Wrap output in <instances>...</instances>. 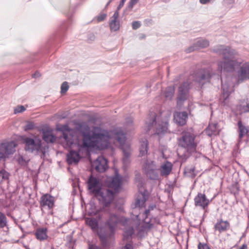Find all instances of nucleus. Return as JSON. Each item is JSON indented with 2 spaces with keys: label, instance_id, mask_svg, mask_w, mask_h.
<instances>
[{
  "label": "nucleus",
  "instance_id": "nucleus-13",
  "mask_svg": "<svg viewBox=\"0 0 249 249\" xmlns=\"http://www.w3.org/2000/svg\"><path fill=\"white\" fill-rule=\"evenodd\" d=\"M137 186L139 188V192L141 193V195L138 196V198H136V201H135V209L133 211V213H135L136 211L137 210V208H140L141 207H142L143 205L144 204L145 201V198L144 197V194L145 192L144 191H143L142 189V187L143 186L142 182L139 179L138 180V184Z\"/></svg>",
  "mask_w": 249,
  "mask_h": 249
},
{
  "label": "nucleus",
  "instance_id": "nucleus-49",
  "mask_svg": "<svg viewBox=\"0 0 249 249\" xmlns=\"http://www.w3.org/2000/svg\"><path fill=\"white\" fill-rule=\"evenodd\" d=\"M111 1H112V0H110L108 2V3H107V5H108L110 2H111Z\"/></svg>",
  "mask_w": 249,
  "mask_h": 249
},
{
  "label": "nucleus",
  "instance_id": "nucleus-41",
  "mask_svg": "<svg viewBox=\"0 0 249 249\" xmlns=\"http://www.w3.org/2000/svg\"><path fill=\"white\" fill-rule=\"evenodd\" d=\"M139 0H130L129 2L128 7L130 8H132L133 6L135 5L138 2Z\"/></svg>",
  "mask_w": 249,
  "mask_h": 249
},
{
  "label": "nucleus",
  "instance_id": "nucleus-3",
  "mask_svg": "<svg viewBox=\"0 0 249 249\" xmlns=\"http://www.w3.org/2000/svg\"><path fill=\"white\" fill-rule=\"evenodd\" d=\"M214 51L219 53H222L223 59L218 62V70L222 71H230L240 66L238 72V81H242L249 79V63L246 62L241 65L240 60L235 57L236 52L230 48H225L223 46H218L214 49Z\"/></svg>",
  "mask_w": 249,
  "mask_h": 249
},
{
  "label": "nucleus",
  "instance_id": "nucleus-9",
  "mask_svg": "<svg viewBox=\"0 0 249 249\" xmlns=\"http://www.w3.org/2000/svg\"><path fill=\"white\" fill-rule=\"evenodd\" d=\"M143 171L147 177L152 179H157L159 175L157 166L153 161L147 160L143 165Z\"/></svg>",
  "mask_w": 249,
  "mask_h": 249
},
{
  "label": "nucleus",
  "instance_id": "nucleus-16",
  "mask_svg": "<svg viewBox=\"0 0 249 249\" xmlns=\"http://www.w3.org/2000/svg\"><path fill=\"white\" fill-rule=\"evenodd\" d=\"M174 121L179 125H184L187 118V114L186 112H176L174 113Z\"/></svg>",
  "mask_w": 249,
  "mask_h": 249
},
{
  "label": "nucleus",
  "instance_id": "nucleus-43",
  "mask_svg": "<svg viewBox=\"0 0 249 249\" xmlns=\"http://www.w3.org/2000/svg\"><path fill=\"white\" fill-rule=\"evenodd\" d=\"M141 24L139 21H134L132 23V28L133 29H137L140 27Z\"/></svg>",
  "mask_w": 249,
  "mask_h": 249
},
{
  "label": "nucleus",
  "instance_id": "nucleus-33",
  "mask_svg": "<svg viewBox=\"0 0 249 249\" xmlns=\"http://www.w3.org/2000/svg\"><path fill=\"white\" fill-rule=\"evenodd\" d=\"M7 218L5 215L0 213V228H2L7 225Z\"/></svg>",
  "mask_w": 249,
  "mask_h": 249
},
{
  "label": "nucleus",
  "instance_id": "nucleus-38",
  "mask_svg": "<svg viewBox=\"0 0 249 249\" xmlns=\"http://www.w3.org/2000/svg\"><path fill=\"white\" fill-rule=\"evenodd\" d=\"M107 17L105 14H102L97 17V20L98 21H102L104 20Z\"/></svg>",
  "mask_w": 249,
  "mask_h": 249
},
{
  "label": "nucleus",
  "instance_id": "nucleus-37",
  "mask_svg": "<svg viewBox=\"0 0 249 249\" xmlns=\"http://www.w3.org/2000/svg\"><path fill=\"white\" fill-rule=\"evenodd\" d=\"M68 89L69 86L67 82H63L61 87V92L63 93H65L68 90Z\"/></svg>",
  "mask_w": 249,
  "mask_h": 249
},
{
  "label": "nucleus",
  "instance_id": "nucleus-42",
  "mask_svg": "<svg viewBox=\"0 0 249 249\" xmlns=\"http://www.w3.org/2000/svg\"><path fill=\"white\" fill-rule=\"evenodd\" d=\"M198 249H210L207 244L199 243L198 245Z\"/></svg>",
  "mask_w": 249,
  "mask_h": 249
},
{
  "label": "nucleus",
  "instance_id": "nucleus-22",
  "mask_svg": "<svg viewBox=\"0 0 249 249\" xmlns=\"http://www.w3.org/2000/svg\"><path fill=\"white\" fill-rule=\"evenodd\" d=\"M156 125V133L157 135H160L167 130L168 123L166 121L162 122L161 124L160 123L158 124H155Z\"/></svg>",
  "mask_w": 249,
  "mask_h": 249
},
{
  "label": "nucleus",
  "instance_id": "nucleus-34",
  "mask_svg": "<svg viewBox=\"0 0 249 249\" xmlns=\"http://www.w3.org/2000/svg\"><path fill=\"white\" fill-rule=\"evenodd\" d=\"M240 110L241 113L249 112V103H246L240 105Z\"/></svg>",
  "mask_w": 249,
  "mask_h": 249
},
{
  "label": "nucleus",
  "instance_id": "nucleus-39",
  "mask_svg": "<svg viewBox=\"0 0 249 249\" xmlns=\"http://www.w3.org/2000/svg\"><path fill=\"white\" fill-rule=\"evenodd\" d=\"M34 127V125L32 123H29L25 126V130H30L32 129Z\"/></svg>",
  "mask_w": 249,
  "mask_h": 249
},
{
  "label": "nucleus",
  "instance_id": "nucleus-17",
  "mask_svg": "<svg viewBox=\"0 0 249 249\" xmlns=\"http://www.w3.org/2000/svg\"><path fill=\"white\" fill-rule=\"evenodd\" d=\"M209 45V42L206 39H199L195 44V46H193L188 49L187 52H191L195 50L204 48L207 47Z\"/></svg>",
  "mask_w": 249,
  "mask_h": 249
},
{
  "label": "nucleus",
  "instance_id": "nucleus-5",
  "mask_svg": "<svg viewBox=\"0 0 249 249\" xmlns=\"http://www.w3.org/2000/svg\"><path fill=\"white\" fill-rule=\"evenodd\" d=\"M23 142L25 143L26 151L35 154L44 153L41 141L39 138L36 137L34 138L25 137L23 139Z\"/></svg>",
  "mask_w": 249,
  "mask_h": 249
},
{
  "label": "nucleus",
  "instance_id": "nucleus-10",
  "mask_svg": "<svg viewBox=\"0 0 249 249\" xmlns=\"http://www.w3.org/2000/svg\"><path fill=\"white\" fill-rule=\"evenodd\" d=\"M123 182V179L122 177L116 173L114 177L107 178L106 184L109 187L118 191L121 188Z\"/></svg>",
  "mask_w": 249,
  "mask_h": 249
},
{
  "label": "nucleus",
  "instance_id": "nucleus-51",
  "mask_svg": "<svg viewBox=\"0 0 249 249\" xmlns=\"http://www.w3.org/2000/svg\"><path fill=\"white\" fill-rule=\"evenodd\" d=\"M194 168H192V169H191V170H192V171H194Z\"/></svg>",
  "mask_w": 249,
  "mask_h": 249
},
{
  "label": "nucleus",
  "instance_id": "nucleus-32",
  "mask_svg": "<svg viewBox=\"0 0 249 249\" xmlns=\"http://www.w3.org/2000/svg\"><path fill=\"white\" fill-rule=\"evenodd\" d=\"M110 27L111 30L116 31L120 28L119 22L117 20L111 19L110 22Z\"/></svg>",
  "mask_w": 249,
  "mask_h": 249
},
{
  "label": "nucleus",
  "instance_id": "nucleus-46",
  "mask_svg": "<svg viewBox=\"0 0 249 249\" xmlns=\"http://www.w3.org/2000/svg\"><path fill=\"white\" fill-rule=\"evenodd\" d=\"M125 1H126V0H121L120 3L117 8L118 10H120L124 6Z\"/></svg>",
  "mask_w": 249,
  "mask_h": 249
},
{
  "label": "nucleus",
  "instance_id": "nucleus-26",
  "mask_svg": "<svg viewBox=\"0 0 249 249\" xmlns=\"http://www.w3.org/2000/svg\"><path fill=\"white\" fill-rule=\"evenodd\" d=\"M148 142L146 139H143L141 142V145L140 147V154L141 156L145 155L147 152Z\"/></svg>",
  "mask_w": 249,
  "mask_h": 249
},
{
  "label": "nucleus",
  "instance_id": "nucleus-44",
  "mask_svg": "<svg viewBox=\"0 0 249 249\" xmlns=\"http://www.w3.org/2000/svg\"><path fill=\"white\" fill-rule=\"evenodd\" d=\"M215 0H199V2L202 4H206L209 2L214 1Z\"/></svg>",
  "mask_w": 249,
  "mask_h": 249
},
{
  "label": "nucleus",
  "instance_id": "nucleus-40",
  "mask_svg": "<svg viewBox=\"0 0 249 249\" xmlns=\"http://www.w3.org/2000/svg\"><path fill=\"white\" fill-rule=\"evenodd\" d=\"M139 0H130L129 2L128 7L130 8H132L133 6L135 5L138 2Z\"/></svg>",
  "mask_w": 249,
  "mask_h": 249
},
{
  "label": "nucleus",
  "instance_id": "nucleus-7",
  "mask_svg": "<svg viewBox=\"0 0 249 249\" xmlns=\"http://www.w3.org/2000/svg\"><path fill=\"white\" fill-rule=\"evenodd\" d=\"M17 143L13 141H5L0 143V153L2 159H6L16 151Z\"/></svg>",
  "mask_w": 249,
  "mask_h": 249
},
{
  "label": "nucleus",
  "instance_id": "nucleus-27",
  "mask_svg": "<svg viewBox=\"0 0 249 249\" xmlns=\"http://www.w3.org/2000/svg\"><path fill=\"white\" fill-rule=\"evenodd\" d=\"M85 222L86 224L89 226L93 231L97 230L98 222L95 219L86 218Z\"/></svg>",
  "mask_w": 249,
  "mask_h": 249
},
{
  "label": "nucleus",
  "instance_id": "nucleus-23",
  "mask_svg": "<svg viewBox=\"0 0 249 249\" xmlns=\"http://www.w3.org/2000/svg\"><path fill=\"white\" fill-rule=\"evenodd\" d=\"M156 120V115L155 113H152L150 115V116L147 119L145 126L146 127L145 129L146 131H148L150 130L152 127L154 126V124L155 123Z\"/></svg>",
  "mask_w": 249,
  "mask_h": 249
},
{
  "label": "nucleus",
  "instance_id": "nucleus-19",
  "mask_svg": "<svg viewBox=\"0 0 249 249\" xmlns=\"http://www.w3.org/2000/svg\"><path fill=\"white\" fill-rule=\"evenodd\" d=\"M172 163L169 161H166L162 164L160 168L161 175L162 176H168L172 171Z\"/></svg>",
  "mask_w": 249,
  "mask_h": 249
},
{
  "label": "nucleus",
  "instance_id": "nucleus-30",
  "mask_svg": "<svg viewBox=\"0 0 249 249\" xmlns=\"http://www.w3.org/2000/svg\"><path fill=\"white\" fill-rule=\"evenodd\" d=\"M175 89L174 87H169L165 91V97L168 99H171L174 94Z\"/></svg>",
  "mask_w": 249,
  "mask_h": 249
},
{
  "label": "nucleus",
  "instance_id": "nucleus-29",
  "mask_svg": "<svg viewBox=\"0 0 249 249\" xmlns=\"http://www.w3.org/2000/svg\"><path fill=\"white\" fill-rule=\"evenodd\" d=\"M88 213L90 215H95L97 214L98 210L96 209L95 204L93 202H90L87 205Z\"/></svg>",
  "mask_w": 249,
  "mask_h": 249
},
{
  "label": "nucleus",
  "instance_id": "nucleus-50",
  "mask_svg": "<svg viewBox=\"0 0 249 249\" xmlns=\"http://www.w3.org/2000/svg\"><path fill=\"white\" fill-rule=\"evenodd\" d=\"M35 75H39V73H35Z\"/></svg>",
  "mask_w": 249,
  "mask_h": 249
},
{
  "label": "nucleus",
  "instance_id": "nucleus-35",
  "mask_svg": "<svg viewBox=\"0 0 249 249\" xmlns=\"http://www.w3.org/2000/svg\"><path fill=\"white\" fill-rule=\"evenodd\" d=\"M133 234V233L132 234ZM132 237V236H131V237H129V239H124V241L126 240L127 241V243H126L125 246L124 247V248H123V249H134L133 246H132V244H131V242L129 241H128L129 240H130V239H131ZM123 239H124L123 238Z\"/></svg>",
  "mask_w": 249,
  "mask_h": 249
},
{
  "label": "nucleus",
  "instance_id": "nucleus-28",
  "mask_svg": "<svg viewBox=\"0 0 249 249\" xmlns=\"http://www.w3.org/2000/svg\"><path fill=\"white\" fill-rule=\"evenodd\" d=\"M238 125L239 129V138L241 139L245 136L249 132V128L242 124L241 121L238 123Z\"/></svg>",
  "mask_w": 249,
  "mask_h": 249
},
{
  "label": "nucleus",
  "instance_id": "nucleus-36",
  "mask_svg": "<svg viewBox=\"0 0 249 249\" xmlns=\"http://www.w3.org/2000/svg\"><path fill=\"white\" fill-rule=\"evenodd\" d=\"M26 108L23 106H18L14 108V113L18 114L19 113H21L25 111Z\"/></svg>",
  "mask_w": 249,
  "mask_h": 249
},
{
  "label": "nucleus",
  "instance_id": "nucleus-15",
  "mask_svg": "<svg viewBox=\"0 0 249 249\" xmlns=\"http://www.w3.org/2000/svg\"><path fill=\"white\" fill-rule=\"evenodd\" d=\"M195 205L205 209L210 203L204 194L199 193L195 198Z\"/></svg>",
  "mask_w": 249,
  "mask_h": 249
},
{
  "label": "nucleus",
  "instance_id": "nucleus-6",
  "mask_svg": "<svg viewBox=\"0 0 249 249\" xmlns=\"http://www.w3.org/2000/svg\"><path fill=\"white\" fill-rule=\"evenodd\" d=\"M179 144L189 153L195 151L197 145L196 142L195 141L194 135L190 132H185L182 134V136L179 140Z\"/></svg>",
  "mask_w": 249,
  "mask_h": 249
},
{
  "label": "nucleus",
  "instance_id": "nucleus-24",
  "mask_svg": "<svg viewBox=\"0 0 249 249\" xmlns=\"http://www.w3.org/2000/svg\"><path fill=\"white\" fill-rule=\"evenodd\" d=\"M206 132L210 136L218 134V131L217 124H210L206 129Z\"/></svg>",
  "mask_w": 249,
  "mask_h": 249
},
{
  "label": "nucleus",
  "instance_id": "nucleus-48",
  "mask_svg": "<svg viewBox=\"0 0 249 249\" xmlns=\"http://www.w3.org/2000/svg\"><path fill=\"white\" fill-rule=\"evenodd\" d=\"M89 249H100L99 248L95 246H92L90 247Z\"/></svg>",
  "mask_w": 249,
  "mask_h": 249
},
{
  "label": "nucleus",
  "instance_id": "nucleus-20",
  "mask_svg": "<svg viewBox=\"0 0 249 249\" xmlns=\"http://www.w3.org/2000/svg\"><path fill=\"white\" fill-rule=\"evenodd\" d=\"M43 139L47 142H53L55 141L56 137L51 129H46L43 131Z\"/></svg>",
  "mask_w": 249,
  "mask_h": 249
},
{
  "label": "nucleus",
  "instance_id": "nucleus-45",
  "mask_svg": "<svg viewBox=\"0 0 249 249\" xmlns=\"http://www.w3.org/2000/svg\"><path fill=\"white\" fill-rule=\"evenodd\" d=\"M119 17V12L116 11L113 14V16L111 18V19L117 20Z\"/></svg>",
  "mask_w": 249,
  "mask_h": 249
},
{
  "label": "nucleus",
  "instance_id": "nucleus-12",
  "mask_svg": "<svg viewBox=\"0 0 249 249\" xmlns=\"http://www.w3.org/2000/svg\"><path fill=\"white\" fill-rule=\"evenodd\" d=\"M91 166L99 172H104L107 168V162L104 157L100 156L91 162Z\"/></svg>",
  "mask_w": 249,
  "mask_h": 249
},
{
  "label": "nucleus",
  "instance_id": "nucleus-1",
  "mask_svg": "<svg viewBox=\"0 0 249 249\" xmlns=\"http://www.w3.org/2000/svg\"><path fill=\"white\" fill-rule=\"evenodd\" d=\"M63 130L67 131L63 133L61 138L64 147L72 149L67 154V160L69 164H77L81 157L87 154L89 147H96L104 149L116 142H118L122 146L124 153V164L126 165L129 162L130 145L129 143L125 142V134L121 128L108 130L100 126H94L89 134H84L83 141L81 144L74 142V136L69 131L68 125H64Z\"/></svg>",
  "mask_w": 249,
  "mask_h": 249
},
{
  "label": "nucleus",
  "instance_id": "nucleus-14",
  "mask_svg": "<svg viewBox=\"0 0 249 249\" xmlns=\"http://www.w3.org/2000/svg\"><path fill=\"white\" fill-rule=\"evenodd\" d=\"M189 85L188 83H184L179 87L178 103L185 100L188 95Z\"/></svg>",
  "mask_w": 249,
  "mask_h": 249
},
{
  "label": "nucleus",
  "instance_id": "nucleus-21",
  "mask_svg": "<svg viewBox=\"0 0 249 249\" xmlns=\"http://www.w3.org/2000/svg\"><path fill=\"white\" fill-rule=\"evenodd\" d=\"M222 82V88L223 89V97L225 100L228 97L230 94L233 91V86L229 85L228 83Z\"/></svg>",
  "mask_w": 249,
  "mask_h": 249
},
{
  "label": "nucleus",
  "instance_id": "nucleus-4",
  "mask_svg": "<svg viewBox=\"0 0 249 249\" xmlns=\"http://www.w3.org/2000/svg\"><path fill=\"white\" fill-rule=\"evenodd\" d=\"M88 184L89 192L94 195L105 206L107 207L113 200L114 193L109 190H103L102 188V183L98 178L91 176L88 180Z\"/></svg>",
  "mask_w": 249,
  "mask_h": 249
},
{
  "label": "nucleus",
  "instance_id": "nucleus-8",
  "mask_svg": "<svg viewBox=\"0 0 249 249\" xmlns=\"http://www.w3.org/2000/svg\"><path fill=\"white\" fill-rule=\"evenodd\" d=\"M192 77L197 87L202 88L204 84L209 82L211 77V71L210 69L201 70Z\"/></svg>",
  "mask_w": 249,
  "mask_h": 249
},
{
  "label": "nucleus",
  "instance_id": "nucleus-2",
  "mask_svg": "<svg viewBox=\"0 0 249 249\" xmlns=\"http://www.w3.org/2000/svg\"><path fill=\"white\" fill-rule=\"evenodd\" d=\"M106 213L107 214L106 225L107 227L108 230L101 228L97 230L98 236L103 242L106 241L114 233L119 224L125 227L124 232V240L131 237L132 234L134 233V230L131 225H134L131 220L108 212H106ZM150 216L149 210H146L142 215H135L137 221L135 222V225H137L140 222L141 218H142V222L140 224V229L137 230V234L139 236H143L145 233L152 229L156 224L158 223L159 221L157 219L155 218H152Z\"/></svg>",
  "mask_w": 249,
  "mask_h": 249
},
{
  "label": "nucleus",
  "instance_id": "nucleus-18",
  "mask_svg": "<svg viewBox=\"0 0 249 249\" xmlns=\"http://www.w3.org/2000/svg\"><path fill=\"white\" fill-rule=\"evenodd\" d=\"M230 227V224L227 221L220 220L218 221L214 226L215 231L222 232L226 231Z\"/></svg>",
  "mask_w": 249,
  "mask_h": 249
},
{
  "label": "nucleus",
  "instance_id": "nucleus-25",
  "mask_svg": "<svg viewBox=\"0 0 249 249\" xmlns=\"http://www.w3.org/2000/svg\"><path fill=\"white\" fill-rule=\"evenodd\" d=\"M36 237L40 241L46 239L47 238V230L45 228H40L36 230Z\"/></svg>",
  "mask_w": 249,
  "mask_h": 249
},
{
  "label": "nucleus",
  "instance_id": "nucleus-31",
  "mask_svg": "<svg viewBox=\"0 0 249 249\" xmlns=\"http://www.w3.org/2000/svg\"><path fill=\"white\" fill-rule=\"evenodd\" d=\"M9 174L5 170H1L0 171V183L4 181H7L9 178Z\"/></svg>",
  "mask_w": 249,
  "mask_h": 249
},
{
  "label": "nucleus",
  "instance_id": "nucleus-47",
  "mask_svg": "<svg viewBox=\"0 0 249 249\" xmlns=\"http://www.w3.org/2000/svg\"><path fill=\"white\" fill-rule=\"evenodd\" d=\"M237 249H248V247L247 245L243 244Z\"/></svg>",
  "mask_w": 249,
  "mask_h": 249
},
{
  "label": "nucleus",
  "instance_id": "nucleus-11",
  "mask_svg": "<svg viewBox=\"0 0 249 249\" xmlns=\"http://www.w3.org/2000/svg\"><path fill=\"white\" fill-rule=\"evenodd\" d=\"M54 204V198L49 194H45L41 196L40 205L42 211L44 209L50 210L53 208Z\"/></svg>",
  "mask_w": 249,
  "mask_h": 249
}]
</instances>
